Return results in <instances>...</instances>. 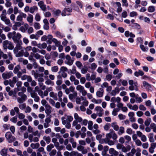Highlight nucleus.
Returning a JSON list of instances; mask_svg holds the SVG:
<instances>
[{
  "mask_svg": "<svg viewBox=\"0 0 156 156\" xmlns=\"http://www.w3.org/2000/svg\"><path fill=\"white\" fill-rule=\"evenodd\" d=\"M16 47L13 49V52L16 54V57H19L23 55V50L22 49V45L23 44L22 41H20L16 43Z\"/></svg>",
  "mask_w": 156,
  "mask_h": 156,
  "instance_id": "1",
  "label": "nucleus"
},
{
  "mask_svg": "<svg viewBox=\"0 0 156 156\" xmlns=\"http://www.w3.org/2000/svg\"><path fill=\"white\" fill-rule=\"evenodd\" d=\"M7 37L9 39L12 38L15 43H18L20 41H22L20 39L22 37L21 35L19 33H16L15 31L9 32L7 34Z\"/></svg>",
  "mask_w": 156,
  "mask_h": 156,
  "instance_id": "2",
  "label": "nucleus"
},
{
  "mask_svg": "<svg viewBox=\"0 0 156 156\" xmlns=\"http://www.w3.org/2000/svg\"><path fill=\"white\" fill-rule=\"evenodd\" d=\"M73 120V117L71 115H65L61 118L62 124L65 125L66 128L69 129L71 128L70 122Z\"/></svg>",
  "mask_w": 156,
  "mask_h": 156,
  "instance_id": "3",
  "label": "nucleus"
},
{
  "mask_svg": "<svg viewBox=\"0 0 156 156\" xmlns=\"http://www.w3.org/2000/svg\"><path fill=\"white\" fill-rule=\"evenodd\" d=\"M2 57L3 59H6L8 58V59L6 60L5 61V62L7 64H9L10 63V61L12 60L13 58L12 57L11 53L10 52L7 53V54H4L3 53L2 54H0V59H1Z\"/></svg>",
  "mask_w": 156,
  "mask_h": 156,
  "instance_id": "4",
  "label": "nucleus"
},
{
  "mask_svg": "<svg viewBox=\"0 0 156 156\" xmlns=\"http://www.w3.org/2000/svg\"><path fill=\"white\" fill-rule=\"evenodd\" d=\"M5 136L7 142L9 143H12L15 141L16 140V138L14 136L12 135V134L10 132H7L6 133Z\"/></svg>",
  "mask_w": 156,
  "mask_h": 156,
  "instance_id": "5",
  "label": "nucleus"
},
{
  "mask_svg": "<svg viewBox=\"0 0 156 156\" xmlns=\"http://www.w3.org/2000/svg\"><path fill=\"white\" fill-rule=\"evenodd\" d=\"M76 89L78 91H79L83 96H85L87 95V92L85 89L84 87L82 85H77L76 87Z\"/></svg>",
  "mask_w": 156,
  "mask_h": 156,
  "instance_id": "6",
  "label": "nucleus"
},
{
  "mask_svg": "<svg viewBox=\"0 0 156 156\" xmlns=\"http://www.w3.org/2000/svg\"><path fill=\"white\" fill-rule=\"evenodd\" d=\"M21 69V67L20 65H17L16 66L13 70V72L14 74H17L18 78H20L22 73L20 71Z\"/></svg>",
  "mask_w": 156,
  "mask_h": 156,
  "instance_id": "7",
  "label": "nucleus"
},
{
  "mask_svg": "<svg viewBox=\"0 0 156 156\" xmlns=\"http://www.w3.org/2000/svg\"><path fill=\"white\" fill-rule=\"evenodd\" d=\"M66 60L65 61V63L69 66L72 65L74 61L73 58H71L70 55H67L66 56Z\"/></svg>",
  "mask_w": 156,
  "mask_h": 156,
  "instance_id": "8",
  "label": "nucleus"
},
{
  "mask_svg": "<svg viewBox=\"0 0 156 156\" xmlns=\"http://www.w3.org/2000/svg\"><path fill=\"white\" fill-rule=\"evenodd\" d=\"M0 17L1 20L4 22L6 24L9 25L10 23V20L7 18L6 15L1 14Z\"/></svg>",
  "mask_w": 156,
  "mask_h": 156,
  "instance_id": "9",
  "label": "nucleus"
},
{
  "mask_svg": "<svg viewBox=\"0 0 156 156\" xmlns=\"http://www.w3.org/2000/svg\"><path fill=\"white\" fill-rule=\"evenodd\" d=\"M77 150L80 151H81L83 154H85L88 152L87 149L82 145H79L77 147Z\"/></svg>",
  "mask_w": 156,
  "mask_h": 156,
  "instance_id": "10",
  "label": "nucleus"
},
{
  "mask_svg": "<svg viewBox=\"0 0 156 156\" xmlns=\"http://www.w3.org/2000/svg\"><path fill=\"white\" fill-rule=\"evenodd\" d=\"M95 110L97 112V114L99 117H101L102 116L103 113V109L100 106H96L95 108Z\"/></svg>",
  "mask_w": 156,
  "mask_h": 156,
  "instance_id": "11",
  "label": "nucleus"
},
{
  "mask_svg": "<svg viewBox=\"0 0 156 156\" xmlns=\"http://www.w3.org/2000/svg\"><path fill=\"white\" fill-rule=\"evenodd\" d=\"M74 117L75 120H74L73 122H78L80 123L81 122L83 121V119L80 116L76 113H74Z\"/></svg>",
  "mask_w": 156,
  "mask_h": 156,
  "instance_id": "12",
  "label": "nucleus"
},
{
  "mask_svg": "<svg viewBox=\"0 0 156 156\" xmlns=\"http://www.w3.org/2000/svg\"><path fill=\"white\" fill-rule=\"evenodd\" d=\"M31 97L34 99V101L36 102H38L40 100V98L38 96L37 94L35 91H34L33 92L31 93Z\"/></svg>",
  "mask_w": 156,
  "mask_h": 156,
  "instance_id": "13",
  "label": "nucleus"
},
{
  "mask_svg": "<svg viewBox=\"0 0 156 156\" xmlns=\"http://www.w3.org/2000/svg\"><path fill=\"white\" fill-rule=\"evenodd\" d=\"M12 76V73L11 72L3 73L2 74V78L4 79H9Z\"/></svg>",
  "mask_w": 156,
  "mask_h": 156,
  "instance_id": "14",
  "label": "nucleus"
},
{
  "mask_svg": "<svg viewBox=\"0 0 156 156\" xmlns=\"http://www.w3.org/2000/svg\"><path fill=\"white\" fill-rule=\"evenodd\" d=\"M29 140L30 142H37L39 141V139L38 137L37 136H34L32 134H30L29 135Z\"/></svg>",
  "mask_w": 156,
  "mask_h": 156,
  "instance_id": "15",
  "label": "nucleus"
},
{
  "mask_svg": "<svg viewBox=\"0 0 156 156\" xmlns=\"http://www.w3.org/2000/svg\"><path fill=\"white\" fill-rule=\"evenodd\" d=\"M38 5L41 9L44 11H45L47 10L46 5L44 4V2L42 1H40L38 3Z\"/></svg>",
  "mask_w": 156,
  "mask_h": 156,
  "instance_id": "16",
  "label": "nucleus"
},
{
  "mask_svg": "<svg viewBox=\"0 0 156 156\" xmlns=\"http://www.w3.org/2000/svg\"><path fill=\"white\" fill-rule=\"evenodd\" d=\"M12 2L15 5L18 4V5L20 8H21L24 5L23 0H12Z\"/></svg>",
  "mask_w": 156,
  "mask_h": 156,
  "instance_id": "17",
  "label": "nucleus"
},
{
  "mask_svg": "<svg viewBox=\"0 0 156 156\" xmlns=\"http://www.w3.org/2000/svg\"><path fill=\"white\" fill-rule=\"evenodd\" d=\"M20 78L22 80H24L27 79V81L29 82H30L31 80V77L30 76L27 75L25 74L23 76L21 75Z\"/></svg>",
  "mask_w": 156,
  "mask_h": 156,
  "instance_id": "18",
  "label": "nucleus"
},
{
  "mask_svg": "<svg viewBox=\"0 0 156 156\" xmlns=\"http://www.w3.org/2000/svg\"><path fill=\"white\" fill-rule=\"evenodd\" d=\"M109 152L112 156H117L119 154V152L115 150L113 148H111L109 149Z\"/></svg>",
  "mask_w": 156,
  "mask_h": 156,
  "instance_id": "19",
  "label": "nucleus"
},
{
  "mask_svg": "<svg viewBox=\"0 0 156 156\" xmlns=\"http://www.w3.org/2000/svg\"><path fill=\"white\" fill-rule=\"evenodd\" d=\"M45 107V112L48 115L51 112L52 108L49 105H47Z\"/></svg>",
  "mask_w": 156,
  "mask_h": 156,
  "instance_id": "20",
  "label": "nucleus"
},
{
  "mask_svg": "<svg viewBox=\"0 0 156 156\" xmlns=\"http://www.w3.org/2000/svg\"><path fill=\"white\" fill-rule=\"evenodd\" d=\"M143 85L148 90H151L152 89L151 85L146 81H144L143 83Z\"/></svg>",
  "mask_w": 156,
  "mask_h": 156,
  "instance_id": "21",
  "label": "nucleus"
},
{
  "mask_svg": "<svg viewBox=\"0 0 156 156\" xmlns=\"http://www.w3.org/2000/svg\"><path fill=\"white\" fill-rule=\"evenodd\" d=\"M69 142L71 144L73 148H75L76 147L77 143L75 141L74 139L72 137H70L69 138Z\"/></svg>",
  "mask_w": 156,
  "mask_h": 156,
  "instance_id": "22",
  "label": "nucleus"
},
{
  "mask_svg": "<svg viewBox=\"0 0 156 156\" xmlns=\"http://www.w3.org/2000/svg\"><path fill=\"white\" fill-rule=\"evenodd\" d=\"M131 149V147L129 145H127L126 147L123 146L122 149V152L126 153L129 151H130Z\"/></svg>",
  "mask_w": 156,
  "mask_h": 156,
  "instance_id": "23",
  "label": "nucleus"
},
{
  "mask_svg": "<svg viewBox=\"0 0 156 156\" xmlns=\"http://www.w3.org/2000/svg\"><path fill=\"white\" fill-rule=\"evenodd\" d=\"M100 90L96 92V95L97 97L101 98L103 95L104 90L102 88L100 89Z\"/></svg>",
  "mask_w": 156,
  "mask_h": 156,
  "instance_id": "24",
  "label": "nucleus"
},
{
  "mask_svg": "<svg viewBox=\"0 0 156 156\" xmlns=\"http://www.w3.org/2000/svg\"><path fill=\"white\" fill-rule=\"evenodd\" d=\"M78 122H73L72 124V126L75 127V129L77 130L80 129L81 127L80 125L78 124Z\"/></svg>",
  "mask_w": 156,
  "mask_h": 156,
  "instance_id": "25",
  "label": "nucleus"
},
{
  "mask_svg": "<svg viewBox=\"0 0 156 156\" xmlns=\"http://www.w3.org/2000/svg\"><path fill=\"white\" fill-rule=\"evenodd\" d=\"M71 156H83L82 154L79 153L77 151H73L70 153Z\"/></svg>",
  "mask_w": 156,
  "mask_h": 156,
  "instance_id": "26",
  "label": "nucleus"
},
{
  "mask_svg": "<svg viewBox=\"0 0 156 156\" xmlns=\"http://www.w3.org/2000/svg\"><path fill=\"white\" fill-rule=\"evenodd\" d=\"M144 74V72L140 70H138V71H136L134 73V75L136 77H138L139 76H142Z\"/></svg>",
  "mask_w": 156,
  "mask_h": 156,
  "instance_id": "27",
  "label": "nucleus"
},
{
  "mask_svg": "<svg viewBox=\"0 0 156 156\" xmlns=\"http://www.w3.org/2000/svg\"><path fill=\"white\" fill-rule=\"evenodd\" d=\"M49 95L55 100L57 101L58 100V98L56 93H54L53 92L51 91L49 93Z\"/></svg>",
  "mask_w": 156,
  "mask_h": 156,
  "instance_id": "28",
  "label": "nucleus"
},
{
  "mask_svg": "<svg viewBox=\"0 0 156 156\" xmlns=\"http://www.w3.org/2000/svg\"><path fill=\"white\" fill-rule=\"evenodd\" d=\"M77 96V93L76 92H74L73 94H70L69 95V98L70 100L76 98Z\"/></svg>",
  "mask_w": 156,
  "mask_h": 156,
  "instance_id": "29",
  "label": "nucleus"
},
{
  "mask_svg": "<svg viewBox=\"0 0 156 156\" xmlns=\"http://www.w3.org/2000/svg\"><path fill=\"white\" fill-rule=\"evenodd\" d=\"M136 152V150L134 148H132L131 151L126 154V156H133L134 154Z\"/></svg>",
  "mask_w": 156,
  "mask_h": 156,
  "instance_id": "30",
  "label": "nucleus"
},
{
  "mask_svg": "<svg viewBox=\"0 0 156 156\" xmlns=\"http://www.w3.org/2000/svg\"><path fill=\"white\" fill-rule=\"evenodd\" d=\"M112 127L113 129L115 131H118L119 129V127L117 125V123L115 122H114L111 124Z\"/></svg>",
  "mask_w": 156,
  "mask_h": 156,
  "instance_id": "31",
  "label": "nucleus"
},
{
  "mask_svg": "<svg viewBox=\"0 0 156 156\" xmlns=\"http://www.w3.org/2000/svg\"><path fill=\"white\" fill-rule=\"evenodd\" d=\"M33 16L31 14H28V16L27 18V20L29 23H31L33 22Z\"/></svg>",
  "mask_w": 156,
  "mask_h": 156,
  "instance_id": "32",
  "label": "nucleus"
},
{
  "mask_svg": "<svg viewBox=\"0 0 156 156\" xmlns=\"http://www.w3.org/2000/svg\"><path fill=\"white\" fill-rule=\"evenodd\" d=\"M151 122V118H147L144 121V124L146 126H148L150 125Z\"/></svg>",
  "mask_w": 156,
  "mask_h": 156,
  "instance_id": "33",
  "label": "nucleus"
},
{
  "mask_svg": "<svg viewBox=\"0 0 156 156\" xmlns=\"http://www.w3.org/2000/svg\"><path fill=\"white\" fill-rule=\"evenodd\" d=\"M47 46V44L45 43H43L42 44H38L37 47L40 49L45 48Z\"/></svg>",
  "mask_w": 156,
  "mask_h": 156,
  "instance_id": "34",
  "label": "nucleus"
},
{
  "mask_svg": "<svg viewBox=\"0 0 156 156\" xmlns=\"http://www.w3.org/2000/svg\"><path fill=\"white\" fill-rule=\"evenodd\" d=\"M8 149L4 148L2 149L0 151V154L2 156H4L7 154Z\"/></svg>",
  "mask_w": 156,
  "mask_h": 156,
  "instance_id": "35",
  "label": "nucleus"
},
{
  "mask_svg": "<svg viewBox=\"0 0 156 156\" xmlns=\"http://www.w3.org/2000/svg\"><path fill=\"white\" fill-rule=\"evenodd\" d=\"M10 42V41H9L8 40H5L3 42V47L4 49H7V46Z\"/></svg>",
  "mask_w": 156,
  "mask_h": 156,
  "instance_id": "36",
  "label": "nucleus"
},
{
  "mask_svg": "<svg viewBox=\"0 0 156 156\" xmlns=\"http://www.w3.org/2000/svg\"><path fill=\"white\" fill-rule=\"evenodd\" d=\"M38 8L37 6H34L30 8L29 12L31 13H33L35 11H37Z\"/></svg>",
  "mask_w": 156,
  "mask_h": 156,
  "instance_id": "37",
  "label": "nucleus"
},
{
  "mask_svg": "<svg viewBox=\"0 0 156 156\" xmlns=\"http://www.w3.org/2000/svg\"><path fill=\"white\" fill-rule=\"evenodd\" d=\"M30 146L33 149H36L39 147L40 144L38 143L35 144L32 143Z\"/></svg>",
  "mask_w": 156,
  "mask_h": 156,
  "instance_id": "38",
  "label": "nucleus"
},
{
  "mask_svg": "<svg viewBox=\"0 0 156 156\" xmlns=\"http://www.w3.org/2000/svg\"><path fill=\"white\" fill-rule=\"evenodd\" d=\"M27 99V98H23L18 97L17 98V101L20 104H22L25 101H26Z\"/></svg>",
  "mask_w": 156,
  "mask_h": 156,
  "instance_id": "39",
  "label": "nucleus"
},
{
  "mask_svg": "<svg viewBox=\"0 0 156 156\" xmlns=\"http://www.w3.org/2000/svg\"><path fill=\"white\" fill-rule=\"evenodd\" d=\"M129 89L130 90H135L136 91H137L138 90L137 85H136V87L134 86V85H130V86L129 87Z\"/></svg>",
  "mask_w": 156,
  "mask_h": 156,
  "instance_id": "40",
  "label": "nucleus"
},
{
  "mask_svg": "<svg viewBox=\"0 0 156 156\" xmlns=\"http://www.w3.org/2000/svg\"><path fill=\"white\" fill-rule=\"evenodd\" d=\"M43 139L44 140L47 144H49L51 142V138L49 136H44Z\"/></svg>",
  "mask_w": 156,
  "mask_h": 156,
  "instance_id": "41",
  "label": "nucleus"
},
{
  "mask_svg": "<svg viewBox=\"0 0 156 156\" xmlns=\"http://www.w3.org/2000/svg\"><path fill=\"white\" fill-rule=\"evenodd\" d=\"M34 53H30V55L28 56L29 60L32 62H35V59L34 58Z\"/></svg>",
  "mask_w": 156,
  "mask_h": 156,
  "instance_id": "42",
  "label": "nucleus"
},
{
  "mask_svg": "<svg viewBox=\"0 0 156 156\" xmlns=\"http://www.w3.org/2000/svg\"><path fill=\"white\" fill-rule=\"evenodd\" d=\"M88 128L90 130L93 129V122L91 121H89L88 123Z\"/></svg>",
  "mask_w": 156,
  "mask_h": 156,
  "instance_id": "43",
  "label": "nucleus"
},
{
  "mask_svg": "<svg viewBox=\"0 0 156 156\" xmlns=\"http://www.w3.org/2000/svg\"><path fill=\"white\" fill-rule=\"evenodd\" d=\"M140 47L141 50L144 52H146L148 51V48L147 47H145L142 44H140Z\"/></svg>",
  "mask_w": 156,
  "mask_h": 156,
  "instance_id": "44",
  "label": "nucleus"
},
{
  "mask_svg": "<svg viewBox=\"0 0 156 156\" xmlns=\"http://www.w3.org/2000/svg\"><path fill=\"white\" fill-rule=\"evenodd\" d=\"M124 133V128L122 126H121L119 128V131L118 132V134L119 135H121Z\"/></svg>",
  "mask_w": 156,
  "mask_h": 156,
  "instance_id": "45",
  "label": "nucleus"
},
{
  "mask_svg": "<svg viewBox=\"0 0 156 156\" xmlns=\"http://www.w3.org/2000/svg\"><path fill=\"white\" fill-rule=\"evenodd\" d=\"M91 101L95 104H100L102 102L101 99L96 100L95 98H93L91 100Z\"/></svg>",
  "mask_w": 156,
  "mask_h": 156,
  "instance_id": "46",
  "label": "nucleus"
},
{
  "mask_svg": "<svg viewBox=\"0 0 156 156\" xmlns=\"http://www.w3.org/2000/svg\"><path fill=\"white\" fill-rule=\"evenodd\" d=\"M88 68L87 66H84V67L81 70V72L82 74H86Z\"/></svg>",
  "mask_w": 156,
  "mask_h": 156,
  "instance_id": "47",
  "label": "nucleus"
},
{
  "mask_svg": "<svg viewBox=\"0 0 156 156\" xmlns=\"http://www.w3.org/2000/svg\"><path fill=\"white\" fill-rule=\"evenodd\" d=\"M34 27L36 30H38L40 28V26L39 23L37 22H35L34 23Z\"/></svg>",
  "mask_w": 156,
  "mask_h": 156,
  "instance_id": "48",
  "label": "nucleus"
},
{
  "mask_svg": "<svg viewBox=\"0 0 156 156\" xmlns=\"http://www.w3.org/2000/svg\"><path fill=\"white\" fill-rule=\"evenodd\" d=\"M54 147V145L52 144H50L47 147L46 149L49 152L51 151V149L53 148Z\"/></svg>",
  "mask_w": 156,
  "mask_h": 156,
  "instance_id": "49",
  "label": "nucleus"
},
{
  "mask_svg": "<svg viewBox=\"0 0 156 156\" xmlns=\"http://www.w3.org/2000/svg\"><path fill=\"white\" fill-rule=\"evenodd\" d=\"M34 58L37 59H40L41 57H43L42 56L40 55L38 53H34Z\"/></svg>",
  "mask_w": 156,
  "mask_h": 156,
  "instance_id": "50",
  "label": "nucleus"
},
{
  "mask_svg": "<svg viewBox=\"0 0 156 156\" xmlns=\"http://www.w3.org/2000/svg\"><path fill=\"white\" fill-rule=\"evenodd\" d=\"M18 94L19 96L21 97V98H27V96L25 94H24V93L23 92H19L18 93Z\"/></svg>",
  "mask_w": 156,
  "mask_h": 156,
  "instance_id": "51",
  "label": "nucleus"
},
{
  "mask_svg": "<svg viewBox=\"0 0 156 156\" xmlns=\"http://www.w3.org/2000/svg\"><path fill=\"white\" fill-rule=\"evenodd\" d=\"M63 93L61 91H59L58 93V97L59 101H61L62 100V96Z\"/></svg>",
  "mask_w": 156,
  "mask_h": 156,
  "instance_id": "52",
  "label": "nucleus"
},
{
  "mask_svg": "<svg viewBox=\"0 0 156 156\" xmlns=\"http://www.w3.org/2000/svg\"><path fill=\"white\" fill-rule=\"evenodd\" d=\"M148 11L150 12H153L155 10V7L153 6H150L148 8Z\"/></svg>",
  "mask_w": 156,
  "mask_h": 156,
  "instance_id": "53",
  "label": "nucleus"
},
{
  "mask_svg": "<svg viewBox=\"0 0 156 156\" xmlns=\"http://www.w3.org/2000/svg\"><path fill=\"white\" fill-rule=\"evenodd\" d=\"M22 84V82L20 81H17L16 83L17 88H19L21 89V86Z\"/></svg>",
  "mask_w": 156,
  "mask_h": 156,
  "instance_id": "54",
  "label": "nucleus"
},
{
  "mask_svg": "<svg viewBox=\"0 0 156 156\" xmlns=\"http://www.w3.org/2000/svg\"><path fill=\"white\" fill-rule=\"evenodd\" d=\"M149 141L151 142H154V140L153 138V133H150L149 134Z\"/></svg>",
  "mask_w": 156,
  "mask_h": 156,
  "instance_id": "55",
  "label": "nucleus"
},
{
  "mask_svg": "<svg viewBox=\"0 0 156 156\" xmlns=\"http://www.w3.org/2000/svg\"><path fill=\"white\" fill-rule=\"evenodd\" d=\"M129 83L130 85H134V86H136V85H138V84L137 82H134L132 80H130L129 81Z\"/></svg>",
  "mask_w": 156,
  "mask_h": 156,
  "instance_id": "56",
  "label": "nucleus"
},
{
  "mask_svg": "<svg viewBox=\"0 0 156 156\" xmlns=\"http://www.w3.org/2000/svg\"><path fill=\"white\" fill-rule=\"evenodd\" d=\"M58 68L57 66H55L51 68V70L52 72L56 73L58 70Z\"/></svg>",
  "mask_w": 156,
  "mask_h": 156,
  "instance_id": "57",
  "label": "nucleus"
},
{
  "mask_svg": "<svg viewBox=\"0 0 156 156\" xmlns=\"http://www.w3.org/2000/svg\"><path fill=\"white\" fill-rule=\"evenodd\" d=\"M106 144H107L109 145H113L114 144V141L110 140H106Z\"/></svg>",
  "mask_w": 156,
  "mask_h": 156,
  "instance_id": "58",
  "label": "nucleus"
},
{
  "mask_svg": "<svg viewBox=\"0 0 156 156\" xmlns=\"http://www.w3.org/2000/svg\"><path fill=\"white\" fill-rule=\"evenodd\" d=\"M52 41L55 44V45L57 46L59 44L61 43L60 41H58L55 38H53L52 39Z\"/></svg>",
  "mask_w": 156,
  "mask_h": 156,
  "instance_id": "59",
  "label": "nucleus"
},
{
  "mask_svg": "<svg viewBox=\"0 0 156 156\" xmlns=\"http://www.w3.org/2000/svg\"><path fill=\"white\" fill-rule=\"evenodd\" d=\"M14 46L13 45V44L12 42H10L9 44H8L7 46V48L9 50H12L14 48Z\"/></svg>",
  "mask_w": 156,
  "mask_h": 156,
  "instance_id": "60",
  "label": "nucleus"
},
{
  "mask_svg": "<svg viewBox=\"0 0 156 156\" xmlns=\"http://www.w3.org/2000/svg\"><path fill=\"white\" fill-rule=\"evenodd\" d=\"M45 83L47 85H54L53 82L51 81L50 80L48 79L45 82Z\"/></svg>",
  "mask_w": 156,
  "mask_h": 156,
  "instance_id": "61",
  "label": "nucleus"
},
{
  "mask_svg": "<svg viewBox=\"0 0 156 156\" xmlns=\"http://www.w3.org/2000/svg\"><path fill=\"white\" fill-rule=\"evenodd\" d=\"M112 137V134L111 133H108L106 135L105 140H110Z\"/></svg>",
  "mask_w": 156,
  "mask_h": 156,
  "instance_id": "62",
  "label": "nucleus"
},
{
  "mask_svg": "<svg viewBox=\"0 0 156 156\" xmlns=\"http://www.w3.org/2000/svg\"><path fill=\"white\" fill-rule=\"evenodd\" d=\"M31 108L29 106H27L25 108V112L26 113H30L31 112Z\"/></svg>",
  "mask_w": 156,
  "mask_h": 156,
  "instance_id": "63",
  "label": "nucleus"
},
{
  "mask_svg": "<svg viewBox=\"0 0 156 156\" xmlns=\"http://www.w3.org/2000/svg\"><path fill=\"white\" fill-rule=\"evenodd\" d=\"M56 151L54 149L49 154V155L50 156H54L56 153Z\"/></svg>",
  "mask_w": 156,
  "mask_h": 156,
  "instance_id": "64",
  "label": "nucleus"
}]
</instances>
